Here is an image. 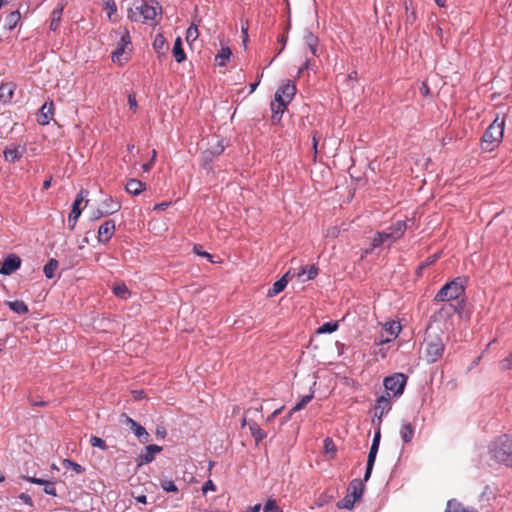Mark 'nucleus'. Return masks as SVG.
Listing matches in <instances>:
<instances>
[{
	"label": "nucleus",
	"instance_id": "f257e3e1",
	"mask_svg": "<svg viewBox=\"0 0 512 512\" xmlns=\"http://www.w3.org/2000/svg\"><path fill=\"white\" fill-rule=\"evenodd\" d=\"M504 126V116L497 115L482 137L481 147L483 150L492 151L501 143L504 135Z\"/></svg>",
	"mask_w": 512,
	"mask_h": 512
},
{
	"label": "nucleus",
	"instance_id": "f03ea898",
	"mask_svg": "<svg viewBox=\"0 0 512 512\" xmlns=\"http://www.w3.org/2000/svg\"><path fill=\"white\" fill-rule=\"evenodd\" d=\"M406 228V223L399 220L393 223L385 231L377 232L372 238V248L380 247L386 243L391 245L404 235Z\"/></svg>",
	"mask_w": 512,
	"mask_h": 512
},
{
	"label": "nucleus",
	"instance_id": "7ed1b4c3",
	"mask_svg": "<svg viewBox=\"0 0 512 512\" xmlns=\"http://www.w3.org/2000/svg\"><path fill=\"white\" fill-rule=\"evenodd\" d=\"M495 460L507 466H512V434L502 435L490 447Z\"/></svg>",
	"mask_w": 512,
	"mask_h": 512
},
{
	"label": "nucleus",
	"instance_id": "20e7f679",
	"mask_svg": "<svg viewBox=\"0 0 512 512\" xmlns=\"http://www.w3.org/2000/svg\"><path fill=\"white\" fill-rule=\"evenodd\" d=\"M160 9L157 3L142 1L140 5L129 9L128 18L135 22H153Z\"/></svg>",
	"mask_w": 512,
	"mask_h": 512
},
{
	"label": "nucleus",
	"instance_id": "39448f33",
	"mask_svg": "<svg viewBox=\"0 0 512 512\" xmlns=\"http://www.w3.org/2000/svg\"><path fill=\"white\" fill-rule=\"evenodd\" d=\"M364 492V484L360 479H353L348 486L347 495L337 502L339 509H352L356 501H359Z\"/></svg>",
	"mask_w": 512,
	"mask_h": 512
},
{
	"label": "nucleus",
	"instance_id": "423d86ee",
	"mask_svg": "<svg viewBox=\"0 0 512 512\" xmlns=\"http://www.w3.org/2000/svg\"><path fill=\"white\" fill-rule=\"evenodd\" d=\"M424 345L428 362H436L443 355L444 344L438 334L428 332L424 339Z\"/></svg>",
	"mask_w": 512,
	"mask_h": 512
},
{
	"label": "nucleus",
	"instance_id": "0eeeda50",
	"mask_svg": "<svg viewBox=\"0 0 512 512\" xmlns=\"http://www.w3.org/2000/svg\"><path fill=\"white\" fill-rule=\"evenodd\" d=\"M131 37L129 31L124 28L120 35L117 48L112 52L111 59L114 63L123 65L128 62L131 54Z\"/></svg>",
	"mask_w": 512,
	"mask_h": 512
},
{
	"label": "nucleus",
	"instance_id": "6e6552de",
	"mask_svg": "<svg viewBox=\"0 0 512 512\" xmlns=\"http://www.w3.org/2000/svg\"><path fill=\"white\" fill-rule=\"evenodd\" d=\"M465 293L464 286L460 278L446 283L435 295V301L459 300Z\"/></svg>",
	"mask_w": 512,
	"mask_h": 512
},
{
	"label": "nucleus",
	"instance_id": "1a4fd4ad",
	"mask_svg": "<svg viewBox=\"0 0 512 512\" xmlns=\"http://www.w3.org/2000/svg\"><path fill=\"white\" fill-rule=\"evenodd\" d=\"M406 383L407 376L403 373H394L393 375L386 377L383 381V385L387 393H392L395 397L403 394Z\"/></svg>",
	"mask_w": 512,
	"mask_h": 512
},
{
	"label": "nucleus",
	"instance_id": "9d476101",
	"mask_svg": "<svg viewBox=\"0 0 512 512\" xmlns=\"http://www.w3.org/2000/svg\"><path fill=\"white\" fill-rule=\"evenodd\" d=\"M380 438H381L380 427H377L375 434H374L373 441H372V445L370 447V451L368 454L366 471L364 474V481H368L371 476L373 466H374V463L376 460L377 452L379 449Z\"/></svg>",
	"mask_w": 512,
	"mask_h": 512
},
{
	"label": "nucleus",
	"instance_id": "9b49d317",
	"mask_svg": "<svg viewBox=\"0 0 512 512\" xmlns=\"http://www.w3.org/2000/svg\"><path fill=\"white\" fill-rule=\"evenodd\" d=\"M88 195V192L87 191H84V190H81L75 200H74V203L72 205V209H71V212L68 216V224H69V227L70 229H73L77 223V220L78 218L80 217L81 215V208H80V205L81 203L84 201L85 197Z\"/></svg>",
	"mask_w": 512,
	"mask_h": 512
},
{
	"label": "nucleus",
	"instance_id": "f8f14e48",
	"mask_svg": "<svg viewBox=\"0 0 512 512\" xmlns=\"http://www.w3.org/2000/svg\"><path fill=\"white\" fill-rule=\"evenodd\" d=\"M22 260L21 258L11 253L9 254L4 261L2 262V265L0 266V274L2 275H11L15 271H17L21 267Z\"/></svg>",
	"mask_w": 512,
	"mask_h": 512
},
{
	"label": "nucleus",
	"instance_id": "ddd939ff",
	"mask_svg": "<svg viewBox=\"0 0 512 512\" xmlns=\"http://www.w3.org/2000/svg\"><path fill=\"white\" fill-rule=\"evenodd\" d=\"M391 409V403H390V394L387 393L386 395L380 396L377 401L374 408V415L378 419V427H380L382 422V417L388 413Z\"/></svg>",
	"mask_w": 512,
	"mask_h": 512
},
{
	"label": "nucleus",
	"instance_id": "4468645a",
	"mask_svg": "<svg viewBox=\"0 0 512 512\" xmlns=\"http://www.w3.org/2000/svg\"><path fill=\"white\" fill-rule=\"evenodd\" d=\"M54 103L53 101H46L37 114V122L40 125H48L54 116Z\"/></svg>",
	"mask_w": 512,
	"mask_h": 512
},
{
	"label": "nucleus",
	"instance_id": "2eb2a0df",
	"mask_svg": "<svg viewBox=\"0 0 512 512\" xmlns=\"http://www.w3.org/2000/svg\"><path fill=\"white\" fill-rule=\"evenodd\" d=\"M115 228L114 220H107L102 223L98 229V241L103 244L109 242L115 232Z\"/></svg>",
	"mask_w": 512,
	"mask_h": 512
},
{
	"label": "nucleus",
	"instance_id": "dca6fc26",
	"mask_svg": "<svg viewBox=\"0 0 512 512\" xmlns=\"http://www.w3.org/2000/svg\"><path fill=\"white\" fill-rule=\"evenodd\" d=\"M162 451V447L156 444H150L145 447V452L140 454L138 457L139 465L151 463L156 454Z\"/></svg>",
	"mask_w": 512,
	"mask_h": 512
},
{
	"label": "nucleus",
	"instance_id": "f3484780",
	"mask_svg": "<svg viewBox=\"0 0 512 512\" xmlns=\"http://www.w3.org/2000/svg\"><path fill=\"white\" fill-rule=\"evenodd\" d=\"M287 103H285L280 97V93H275L274 101L271 102V110H272V121L277 122L280 121L282 114L284 113Z\"/></svg>",
	"mask_w": 512,
	"mask_h": 512
},
{
	"label": "nucleus",
	"instance_id": "a211bd4d",
	"mask_svg": "<svg viewBox=\"0 0 512 512\" xmlns=\"http://www.w3.org/2000/svg\"><path fill=\"white\" fill-rule=\"evenodd\" d=\"M276 93H280V97L282 98V100L285 103L289 104L293 97L295 96L296 86L293 82L288 80L278 88Z\"/></svg>",
	"mask_w": 512,
	"mask_h": 512
},
{
	"label": "nucleus",
	"instance_id": "6ab92c4d",
	"mask_svg": "<svg viewBox=\"0 0 512 512\" xmlns=\"http://www.w3.org/2000/svg\"><path fill=\"white\" fill-rule=\"evenodd\" d=\"M99 207L103 209V213L111 215L120 210L121 203L117 199H113L112 197L109 196L101 201Z\"/></svg>",
	"mask_w": 512,
	"mask_h": 512
},
{
	"label": "nucleus",
	"instance_id": "aec40b11",
	"mask_svg": "<svg viewBox=\"0 0 512 512\" xmlns=\"http://www.w3.org/2000/svg\"><path fill=\"white\" fill-rule=\"evenodd\" d=\"M290 275H291V271L286 272L282 276V278L277 280L273 284V286L268 290V294L267 295L269 297H274L277 294H279L280 292H282L285 289V287L287 286V284H288V279L290 278Z\"/></svg>",
	"mask_w": 512,
	"mask_h": 512
},
{
	"label": "nucleus",
	"instance_id": "412c9836",
	"mask_svg": "<svg viewBox=\"0 0 512 512\" xmlns=\"http://www.w3.org/2000/svg\"><path fill=\"white\" fill-rule=\"evenodd\" d=\"M16 85L12 82L2 83L0 85V101L8 103L12 100Z\"/></svg>",
	"mask_w": 512,
	"mask_h": 512
},
{
	"label": "nucleus",
	"instance_id": "4be33fe9",
	"mask_svg": "<svg viewBox=\"0 0 512 512\" xmlns=\"http://www.w3.org/2000/svg\"><path fill=\"white\" fill-rule=\"evenodd\" d=\"M303 41H304L305 46L311 51V53L314 56H317L318 55V53H317L318 52V44H319L318 37L315 36L310 31L306 30L303 35Z\"/></svg>",
	"mask_w": 512,
	"mask_h": 512
},
{
	"label": "nucleus",
	"instance_id": "5701e85b",
	"mask_svg": "<svg viewBox=\"0 0 512 512\" xmlns=\"http://www.w3.org/2000/svg\"><path fill=\"white\" fill-rule=\"evenodd\" d=\"M245 425H248L249 426V430L252 434V436L254 437L256 443L258 444L259 442H261L264 438H266L267 434L266 432H264L256 422L254 421H251V422H247L246 421V418L244 417L243 418V421H242V426H245Z\"/></svg>",
	"mask_w": 512,
	"mask_h": 512
},
{
	"label": "nucleus",
	"instance_id": "b1692460",
	"mask_svg": "<svg viewBox=\"0 0 512 512\" xmlns=\"http://www.w3.org/2000/svg\"><path fill=\"white\" fill-rule=\"evenodd\" d=\"M296 275L302 282L312 280L318 275V268L315 265L303 266Z\"/></svg>",
	"mask_w": 512,
	"mask_h": 512
},
{
	"label": "nucleus",
	"instance_id": "393cba45",
	"mask_svg": "<svg viewBox=\"0 0 512 512\" xmlns=\"http://www.w3.org/2000/svg\"><path fill=\"white\" fill-rule=\"evenodd\" d=\"M25 480H27L30 483L38 484V485H44V492L48 495L56 496V489L53 482H50L48 480H43L36 477H24Z\"/></svg>",
	"mask_w": 512,
	"mask_h": 512
},
{
	"label": "nucleus",
	"instance_id": "a878e982",
	"mask_svg": "<svg viewBox=\"0 0 512 512\" xmlns=\"http://www.w3.org/2000/svg\"><path fill=\"white\" fill-rule=\"evenodd\" d=\"M125 190L128 194L133 196L139 195L142 191L145 190V184L142 183L138 179H129L126 183Z\"/></svg>",
	"mask_w": 512,
	"mask_h": 512
},
{
	"label": "nucleus",
	"instance_id": "bb28decb",
	"mask_svg": "<svg viewBox=\"0 0 512 512\" xmlns=\"http://www.w3.org/2000/svg\"><path fill=\"white\" fill-rule=\"evenodd\" d=\"M232 55V51L228 46H222L220 51L215 55V63L219 67L226 66Z\"/></svg>",
	"mask_w": 512,
	"mask_h": 512
},
{
	"label": "nucleus",
	"instance_id": "cd10ccee",
	"mask_svg": "<svg viewBox=\"0 0 512 512\" xmlns=\"http://www.w3.org/2000/svg\"><path fill=\"white\" fill-rule=\"evenodd\" d=\"M404 7L406 12L405 22L410 25L414 24L417 16L413 0H404Z\"/></svg>",
	"mask_w": 512,
	"mask_h": 512
},
{
	"label": "nucleus",
	"instance_id": "c85d7f7f",
	"mask_svg": "<svg viewBox=\"0 0 512 512\" xmlns=\"http://www.w3.org/2000/svg\"><path fill=\"white\" fill-rule=\"evenodd\" d=\"M172 54L178 63H181L186 59V54L183 50L182 40L180 37H177L174 42Z\"/></svg>",
	"mask_w": 512,
	"mask_h": 512
},
{
	"label": "nucleus",
	"instance_id": "c756f323",
	"mask_svg": "<svg viewBox=\"0 0 512 512\" xmlns=\"http://www.w3.org/2000/svg\"><path fill=\"white\" fill-rule=\"evenodd\" d=\"M4 159L9 162L18 161L23 155V149L20 150L19 147L6 148L3 152Z\"/></svg>",
	"mask_w": 512,
	"mask_h": 512
},
{
	"label": "nucleus",
	"instance_id": "7c9ffc66",
	"mask_svg": "<svg viewBox=\"0 0 512 512\" xmlns=\"http://www.w3.org/2000/svg\"><path fill=\"white\" fill-rule=\"evenodd\" d=\"M9 308L17 314H26L29 309L28 306L21 300L9 301L7 302Z\"/></svg>",
	"mask_w": 512,
	"mask_h": 512
},
{
	"label": "nucleus",
	"instance_id": "2f4dec72",
	"mask_svg": "<svg viewBox=\"0 0 512 512\" xmlns=\"http://www.w3.org/2000/svg\"><path fill=\"white\" fill-rule=\"evenodd\" d=\"M400 435L404 443H409L414 436V427L410 423H406L401 427Z\"/></svg>",
	"mask_w": 512,
	"mask_h": 512
},
{
	"label": "nucleus",
	"instance_id": "473e14b6",
	"mask_svg": "<svg viewBox=\"0 0 512 512\" xmlns=\"http://www.w3.org/2000/svg\"><path fill=\"white\" fill-rule=\"evenodd\" d=\"M445 512H475V511L468 510L457 500L451 499L447 502V507H446Z\"/></svg>",
	"mask_w": 512,
	"mask_h": 512
},
{
	"label": "nucleus",
	"instance_id": "72a5a7b5",
	"mask_svg": "<svg viewBox=\"0 0 512 512\" xmlns=\"http://www.w3.org/2000/svg\"><path fill=\"white\" fill-rule=\"evenodd\" d=\"M20 18H21V16L18 11L11 12L10 14L7 15V17L5 19V26L9 30L14 29L16 27L17 23L19 22Z\"/></svg>",
	"mask_w": 512,
	"mask_h": 512
},
{
	"label": "nucleus",
	"instance_id": "f704fd0d",
	"mask_svg": "<svg viewBox=\"0 0 512 512\" xmlns=\"http://www.w3.org/2000/svg\"><path fill=\"white\" fill-rule=\"evenodd\" d=\"M338 327H339V324L337 321L326 322V323L322 324L316 330V333L317 334L332 333V332H335L338 329Z\"/></svg>",
	"mask_w": 512,
	"mask_h": 512
},
{
	"label": "nucleus",
	"instance_id": "c9c22d12",
	"mask_svg": "<svg viewBox=\"0 0 512 512\" xmlns=\"http://www.w3.org/2000/svg\"><path fill=\"white\" fill-rule=\"evenodd\" d=\"M63 7L58 9H54L51 13V21H50V29L55 31L60 24L61 16H62Z\"/></svg>",
	"mask_w": 512,
	"mask_h": 512
},
{
	"label": "nucleus",
	"instance_id": "e433bc0d",
	"mask_svg": "<svg viewBox=\"0 0 512 512\" xmlns=\"http://www.w3.org/2000/svg\"><path fill=\"white\" fill-rule=\"evenodd\" d=\"M58 268V261L55 259H50L47 264L44 266L43 272L48 279L54 277L55 271Z\"/></svg>",
	"mask_w": 512,
	"mask_h": 512
},
{
	"label": "nucleus",
	"instance_id": "4c0bfd02",
	"mask_svg": "<svg viewBox=\"0 0 512 512\" xmlns=\"http://www.w3.org/2000/svg\"><path fill=\"white\" fill-rule=\"evenodd\" d=\"M62 465L66 469L71 468L77 474H82L85 472V468L83 466H81L80 464H78L70 459H64L62 461Z\"/></svg>",
	"mask_w": 512,
	"mask_h": 512
},
{
	"label": "nucleus",
	"instance_id": "58836bf2",
	"mask_svg": "<svg viewBox=\"0 0 512 512\" xmlns=\"http://www.w3.org/2000/svg\"><path fill=\"white\" fill-rule=\"evenodd\" d=\"M312 398H313V394L303 396L300 399V401L298 403H296V405L290 410L289 417H291V415L294 412L302 410L312 400Z\"/></svg>",
	"mask_w": 512,
	"mask_h": 512
},
{
	"label": "nucleus",
	"instance_id": "ea45409f",
	"mask_svg": "<svg viewBox=\"0 0 512 512\" xmlns=\"http://www.w3.org/2000/svg\"><path fill=\"white\" fill-rule=\"evenodd\" d=\"M135 436L137 437V439L143 443V444H146L150 441V435L149 433L146 431V429L143 427V426H139L134 432Z\"/></svg>",
	"mask_w": 512,
	"mask_h": 512
},
{
	"label": "nucleus",
	"instance_id": "a19ab883",
	"mask_svg": "<svg viewBox=\"0 0 512 512\" xmlns=\"http://www.w3.org/2000/svg\"><path fill=\"white\" fill-rule=\"evenodd\" d=\"M153 48L158 53H161L165 48H167L166 40L161 34L156 35L153 41Z\"/></svg>",
	"mask_w": 512,
	"mask_h": 512
},
{
	"label": "nucleus",
	"instance_id": "79ce46f5",
	"mask_svg": "<svg viewBox=\"0 0 512 512\" xmlns=\"http://www.w3.org/2000/svg\"><path fill=\"white\" fill-rule=\"evenodd\" d=\"M401 330V326L398 322H388L385 325V331L388 332L393 338H396Z\"/></svg>",
	"mask_w": 512,
	"mask_h": 512
},
{
	"label": "nucleus",
	"instance_id": "37998d69",
	"mask_svg": "<svg viewBox=\"0 0 512 512\" xmlns=\"http://www.w3.org/2000/svg\"><path fill=\"white\" fill-rule=\"evenodd\" d=\"M113 292L117 297L122 299H126L130 295V292L125 284L116 285L113 288Z\"/></svg>",
	"mask_w": 512,
	"mask_h": 512
},
{
	"label": "nucleus",
	"instance_id": "c03bdc74",
	"mask_svg": "<svg viewBox=\"0 0 512 512\" xmlns=\"http://www.w3.org/2000/svg\"><path fill=\"white\" fill-rule=\"evenodd\" d=\"M160 486L166 492H178V487L175 485L173 480L164 479L160 482Z\"/></svg>",
	"mask_w": 512,
	"mask_h": 512
},
{
	"label": "nucleus",
	"instance_id": "a18cd8bd",
	"mask_svg": "<svg viewBox=\"0 0 512 512\" xmlns=\"http://www.w3.org/2000/svg\"><path fill=\"white\" fill-rule=\"evenodd\" d=\"M199 36V31L197 26L191 25L186 32V40L188 43L194 42Z\"/></svg>",
	"mask_w": 512,
	"mask_h": 512
},
{
	"label": "nucleus",
	"instance_id": "49530a36",
	"mask_svg": "<svg viewBox=\"0 0 512 512\" xmlns=\"http://www.w3.org/2000/svg\"><path fill=\"white\" fill-rule=\"evenodd\" d=\"M263 512H282V510L275 500L269 499L263 507Z\"/></svg>",
	"mask_w": 512,
	"mask_h": 512
},
{
	"label": "nucleus",
	"instance_id": "de8ad7c7",
	"mask_svg": "<svg viewBox=\"0 0 512 512\" xmlns=\"http://www.w3.org/2000/svg\"><path fill=\"white\" fill-rule=\"evenodd\" d=\"M193 252L198 255V256H201V257H205L208 259V261L214 263L215 261L213 260V255H211L210 253L206 252V251H203L202 250V246L199 245V244H196L194 245L193 247Z\"/></svg>",
	"mask_w": 512,
	"mask_h": 512
},
{
	"label": "nucleus",
	"instance_id": "09e8293b",
	"mask_svg": "<svg viewBox=\"0 0 512 512\" xmlns=\"http://www.w3.org/2000/svg\"><path fill=\"white\" fill-rule=\"evenodd\" d=\"M121 417L123 419V423L126 424L133 432L140 426L139 423L126 414H122Z\"/></svg>",
	"mask_w": 512,
	"mask_h": 512
},
{
	"label": "nucleus",
	"instance_id": "8fccbe9b",
	"mask_svg": "<svg viewBox=\"0 0 512 512\" xmlns=\"http://www.w3.org/2000/svg\"><path fill=\"white\" fill-rule=\"evenodd\" d=\"M90 444H91V446L98 447L102 450L107 449V445H106L105 441L97 436H92L90 438Z\"/></svg>",
	"mask_w": 512,
	"mask_h": 512
},
{
	"label": "nucleus",
	"instance_id": "3c124183",
	"mask_svg": "<svg viewBox=\"0 0 512 512\" xmlns=\"http://www.w3.org/2000/svg\"><path fill=\"white\" fill-rule=\"evenodd\" d=\"M207 151L213 156H218L224 151V146L220 142H217L215 146L207 149Z\"/></svg>",
	"mask_w": 512,
	"mask_h": 512
},
{
	"label": "nucleus",
	"instance_id": "603ef678",
	"mask_svg": "<svg viewBox=\"0 0 512 512\" xmlns=\"http://www.w3.org/2000/svg\"><path fill=\"white\" fill-rule=\"evenodd\" d=\"M208 491H216V486L212 480H207L202 486L203 494H206Z\"/></svg>",
	"mask_w": 512,
	"mask_h": 512
},
{
	"label": "nucleus",
	"instance_id": "864d4df0",
	"mask_svg": "<svg viewBox=\"0 0 512 512\" xmlns=\"http://www.w3.org/2000/svg\"><path fill=\"white\" fill-rule=\"evenodd\" d=\"M213 157L214 156L211 155L209 151H204L202 155L203 166L206 167L209 164V162L212 161Z\"/></svg>",
	"mask_w": 512,
	"mask_h": 512
},
{
	"label": "nucleus",
	"instance_id": "5fc2aeb1",
	"mask_svg": "<svg viewBox=\"0 0 512 512\" xmlns=\"http://www.w3.org/2000/svg\"><path fill=\"white\" fill-rule=\"evenodd\" d=\"M213 157L214 156L211 155L209 151H204L202 155L203 166L206 167L209 164V162L212 161Z\"/></svg>",
	"mask_w": 512,
	"mask_h": 512
},
{
	"label": "nucleus",
	"instance_id": "6e6d98bb",
	"mask_svg": "<svg viewBox=\"0 0 512 512\" xmlns=\"http://www.w3.org/2000/svg\"><path fill=\"white\" fill-rule=\"evenodd\" d=\"M502 368L503 369H511L512 368V352L510 353V355L507 358H505L502 361Z\"/></svg>",
	"mask_w": 512,
	"mask_h": 512
},
{
	"label": "nucleus",
	"instance_id": "4d7b16f0",
	"mask_svg": "<svg viewBox=\"0 0 512 512\" xmlns=\"http://www.w3.org/2000/svg\"><path fill=\"white\" fill-rule=\"evenodd\" d=\"M128 104L130 108L136 110L137 109V100L134 94H130L128 96Z\"/></svg>",
	"mask_w": 512,
	"mask_h": 512
},
{
	"label": "nucleus",
	"instance_id": "13d9d810",
	"mask_svg": "<svg viewBox=\"0 0 512 512\" xmlns=\"http://www.w3.org/2000/svg\"><path fill=\"white\" fill-rule=\"evenodd\" d=\"M103 216H107L106 213H103V209H101L100 207H98L92 214V219L94 220H97V219H100L101 217Z\"/></svg>",
	"mask_w": 512,
	"mask_h": 512
},
{
	"label": "nucleus",
	"instance_id": "bf43d9fd",
	"mask_svg": "<svg viewBox=\"0 0 512 512\" xmlns=\"http://www.w3.org/2000/svg\"><path fill=\"white\" fill-rule=\"evenodd\" d=\"M19 498L25 503V504H28V505H32V499L31 497L26 494V493H22L20 494Z\"/></svg>",
	"mask_w": 512,
	"mask_h": 512
},
{
	"label": "nucleus",
	"instance_id": "052dcab7",
	"mask_svg": "<svg viewBox=\"0 0 512 512\" xmlns=\"http://www.w3.org/2000/svg\"><path fill=\"white\" fill-rule=\"evenodd\" d=\"M318 135L317 133L315 132L313 134V137H312V142H313V149H314V154L316 155L317 154V146H318Z\"/></svg>",
	"mask_w": 512,
	"mask_h": 512
},
{
	"label": "nucleus",
	"instance_id": "680f3d73",
	"mask_svg": "<svg viewBox=\"0 0 512 512\" xmlns=\"http://www.w3.org/2000/svg\"><path fill=\"white\" fill-rule=\"evenodd\" d=\"M169 202H162L154 206V210H165L169 206Z\"/></svg>",
	"mask_w": 512,
	"mask_h": 512
},
{
	"label": "nucleus",
	"instance_id": "e2e57ef3",
	"mask_svg": "<svg viewBox=\"0 0 512 512\" xmlns=\"http://www.w3.org/2000/svg\"><path fill=\"white\" fill-rule=\"evenodd\" d=\"M261 509L260 504H256L254 506L248 507L244 512H259Z\"/></svg>",
	"mask_w": 512,
	"mask_h": 512
},
{
	"label": "nucleus",
	"instance_id": "0e129e2a",
	"mask_svg": "<svg viewBox=\"0 0 512 512\" xmlns=\"http://www.w3.org/2000/svg\"><path fill=\"white\" fill-rule=\"evenodd\" d=\"M324 443H325V449L327 451H329L330 449H334V444L331 439L327 438Z\"/></svg>",
	"mask_w": 512,
	"mask_h": 512
},
{
	"label": "nucleus",
	"instance_id": "69168bd1",
	"mask_svg": "<svg viewBox=\"0 0 512 512\" xmlns=\"http://www.w3.org/2000/svg\"><path fill=\"white\" fill-rule=\"evenodd\" d=\"M154 163L149 161L148 163L143 164L142 169L144 172H149L153 167Z\"/></svg>",
	"mask_w": 512,
	"mask_h": 512
},
{
	"label": "nucleus",
	"instance_id": "338daca9",
	"mask_svg": "<svg viewBox=\"0 0 512 512\" xmlns=\"http://www.w3.org/2000/svg\"><path fill=\"white\" fill-rule=\"evenodd\" d=\"M421 93L426 96L429 93V87L426 83H422V86L420 88Z\"/></svg>",
	"mask_w": 512,
	"mask_h": 512
},
{
	"label": "nucleus",
	"instance_id": "774afa93",
	"mask_svg": "<svg viewBox=\"0 0 512 512\" xmlns=\"http://www.w3.org/2000/svg\"><path fill=\"white\" fill-rule=\"evenodd\" d=\"M137 502L146 504L147 503V497L145 495H140L136 497Z\"/></svg>",
	"mask_w": 512,
	"mask_h": 512
}]
</instances>
